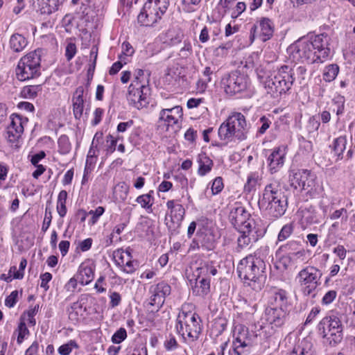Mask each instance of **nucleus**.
<instances>
[{"mask_svg": "<svg viewBox=\"0 0 355 355\" xmlns=\"http://www.w3.org/2000/svg\"><path fill=\"white\" fill-rule=\"evenodd\" d=\"M329 40L324 33L302 37L292 44L288 51L294 60L309 64L322 63L331 53Z\"/></svg>", "mask_w": 355, "mask_h": 355, "instance_id": "1", "label": "nucleus"}, {"mask_svg": "<svg viewBox=\"0 0 355 355\" xmlns=\"http://www.w3.org/2000/svg\"><path fill=\"white\" fill-rule=\"evenodd\" d=\"M229 219L241 235L237 239V250L239 252L250 244L256 243L266 232V229L256 223L250 214L241 203H235L231 209Z\"/></svg>", "mask_w": 355, "mask_h": 355, "instance_id": "2", "label": "nucleus"}, {"mask_svg": "<svg viewBox=\"0 0 355 355\" xmlns=\"http://www.w3.org/2000/svg\"><path fill=\"white\" fill-rule=\"evenodd\" d=\"M237 272L244 283L254 291L258 292L263 288L266 279V263L256 253L249 254L240 261Z\"/></svg>", "mask_w": 355, "mask_h": 355, "instance_id": "3", "label": "nucleus"}, {"mask_svg": "<svg viewBox=\"0 0 355 355\" xmlns=\"http://www.w3.org/2000/svg\"><path fill=\"white\" fill-rule=\"evenodd\" d=\"M259 206L260 209L273 219L279 218L285 214L288 207V198L278 181H272L265 187Z\"/></svg>", "mask_w": 355, "mask_h": 355, "instance_id": "4", "label": "nucleus"}, {"mask_svg": "<svg viewBox=\"0 0 355 355\" xmlns=\"http://www.w3.org/2000/svg\"><path fill=\"white\" fill-rule=\"evenodd\" d=\"M249 132L245 116L241 112H234L221 123L218 135L221 141L227 144L234 139L243 141L247 139Z\"/></svg>", "mask_w": 355, "mask_h": 355, "instance_id": "5", "label": "nucleus"}, {"mask_svg": "<svg viewBox=\"0 0 355 355\" xmlns=\"http://www.w3.org/2000/svg\"><path fill=\"white\" fill-rule=\"evenodd\" d=\"M202 320L195 312L186 311L183 309L176 320V330L185 341L194 342L202 332Z\"/></svg>", "mask_w": 355, "mask_h": 355, "instance_id": "6", "label": "nucleus"}, {"mask_svg": "<svg viewBox=\"0 0 355 355\" xmlns=\"http://www.w3.org/2000/svg\"><path fill=\"white\" fill-rule=\"evenodd\" d=\"M222 84L225 93L232 96L239 95V97L251 98L255 93L250 78L237 71L223 78Z\"/></svg>", "mask_w": 355, "mask_h": 355, "instance_id": "7", "label": "nucleus"}, {"mask_svg": "<svg viewBox=\"0 0 355 355\" xmlns=\"http://www.w3.org/2000/svg\"><path fill=\"white\" fill-rule=\"evenodd\" d=\"M42 53L43 50L37 49L20 59L16 68V75L19 80L24 81L40 75Z\"/></svg>", "mask_w": 355, "mask_h": 355, "instance_id": "8", "label": "nucleus"}, {"mask_svg": "<svg viewBox=\"0 0 355 355\" xmlns=\"http://www.w3.org/2000/svg\"><path fill=\"white\" fill-rule=\"evenodd\" d=\"M232 355H248L254 345L257 335L254 332H250L245 325L238 324L234 326L232 331Z\"/></svg>", "mask_w": 355, "mask_h": 355, "instance_id": "9", "label": "nucleus"}, {"mask_svg": "<svg viewBox=\"0 0 355 355\" xmlns=\"http://www.w3.org/2000/svg\"><path fill=\"white\" fill-rule=\"evenodd\" d=\"M290 73L281 66L274 74L266 78L263 82L264 87L268 94L272 98H278L288 92L292 85L289 80Z\"/></svg>", "mask_w": 355, "mask_h": 355, "instance_id": "10", "label": "nucleus"}, {"mask_svg": "<svg viewBox=\"0 0 355 355\" xmlns=\"http://www.w3.org/2000/svg\"><path fill=\"white\" fill-rule=\"evenodd\" d=\"M168 0H147L137 17L143 26H153L157 23L168 8Z\"/></svg>", "mask_w": 355, "mask_h": 355, "instance_id": "11", "label": "nucleus"}, {"mask_svg": "<svg viewBox=\"0 0 355 355\" xmlns=\"http://www.w3.org/2000/svg\"><path fill=\"white\" fill-rule=\"evenodd\" d=\"M322 275V272L313 266H307L298 272L296 279L304 295H311L315 291L317 287L321 284Z\"/></svg>", "mask_w": 355, "mask_h": 355, "instance_id": "12", "label": "nucleus"}, {"mask_svg": "<svg viewBox=\"0 0 355 355\" xmlns=\"http://www.w3.org/2000/svg\"><path fill=\"white\" fill-rule=\"evenodd\" d=\"M10 118L11 121L6 128V138L11 147L17 149L19 147V140L24 132V125L28 119L17 114H12Z\"/></svg>", "mask_w": 355, "mask_h": 355, "instance_id": "13", "label": "nucleus"}, {"mask_svg": "<svg viewBox=\"0 0 355 355\" xmlns=\"http://www.w3.org/2000/svg\"><path fill=\"white\" fill-rule=\"evenodd\" d=\"M149 91L148 85H140L137 81V83H132L128 87L127 99L135 107L141 109L149 103Z\"/></svg>", "mask_w": 355, "mask_h": 355, "instance_id": "14", "label": "nucleus"}, {"mask_svg": "<svg viewBox=\"0 0 355 355\" xmlns=\"http://www.w3.org/2000/svg\"><path fill=\"white\" fill-rule=\"evenodd\" d=\"M291 186L295 189L311 192L315 187V176L308 170H300L290 177Z\"/></svg>", "mask_w": 355, "mask_h": 355, "instance_id": "15", "label": "nucleus"}, {"mask_svg": "<svg viewBox=\"0 0 355 355\" xmlns=\"http://www.w3.org/2000/svg\"><path fill=\"white\" fill-rule=\"evenodd\" d=\"M171 291V286L164 282L150 286L149 304L156 306L157 309L161 308L165 302L166 297L170 295Z\"/></svg>", "mask_w": 355, "mask_h": 355, "instance_id": "16", "label": "nucleus"}, {"mask_svg": "<svg viewBox=\"0 0 355 355\" xmlns=\"http://www.w3.org/2000/svg\"><path fill=\"white\" fill-rule=\"evenodd\" d=\"M183 116L182 108L180 106H174L171 108L162 109L159 115V122L167 128L174 125L180 126Z\"/></svg>", "mask_w": 355, "mask_h": 355, "instance_id": "17", "label": "nucleus"}, {"mask_svg": "<svg viewBox=\"0 0 355 355\" xmlns=\"http://www.w3.org/2000/svg\"><path fill=\"white\" fill-rule=\"evenodd\" d=\"M259 29V36L261 40L266 42L270 40L274 33V24L271 19L268 17H261L257 24H254L250 28V35L252 40H254L257 30Z\"/></svg>", "mask_w": 355, "mask_h": 355, "instance_id": "18", "label": "nucleus"}, {"mask_svg": "<svg viewBox=\"0 0 355 355\" xmlns=\"http://www.w3.org/2000/svg\"><path fill=\"white\" fill-rule=\"evenodd\" d=\"M288 315V310L266 308L265 319L271 328H279L284 325Z\"/></svg>", "mask_w": 355, "mask_h": 355, "instance_id": "19", "label": "nucleus"}, {"mask_svg": "<svg viewBox=\"0 0 355 355\" xmlns=\"http://www.w3.org/2000/svg\"><path fill=\"white\" fill-rule=\"evenodd\" d=\"M96 266L94 263L89 259L83 261L78 267L76 274L77 279L80 284L87 285L94 278Z\"/></svg>", "mask_w": 355, "mask_h": 355, "instance_id": "20", "label": "nucleus"}, {"mask_svg": "<svg viewBox=\"0 0 355 355\" xmlns=\"http://www.w3.org/2000/svg\"><path fill=\"white\" fill-rule=\"evenodd\" d=\"M166 207L170 210L169 216L174 227H179L185 214L183 206L176 203L175 200H170L166 202Z\"/></svg>", "mask_w": 355, "mask_h": 355, "instance_id": "21", "label": "nucleus"}, {"mask_svg": "<svg viewBox=\"0 0 355 355\" xmlns=\"http://www.w3.org/2000/svg\"><path fill=\"white\" fill-rule=\"evenodd\" d=\"M284 149L278 147L273 150L268 157V167L271 173H276L282 168L285 159Z\"/></svg>", "mask_w": 355, "mask_h": 355, "instance_id": "22", "label": "nucleus"}, {"mask_svg": "<svg viewBox=\"0 0 355 355\" xmlns=\"http://www.w3.org/2000/svg\"><path fill=\"white\" fill-rule=\"evenodd\" d=\"M269 302L270 306L268 308L288 310L286 292L282 289H275L271 293Z\"/></svg>", "mask_w": 355, "mask_h": 355, "instance_id": "23", "label": "nucleus"}, {"mask_svg": "<svg viewBox=\"0 0 355 355\" xmlns=\"http://www.w3.org/2000/svg\"><path fill=\"white\" fill-rule=\"evenodd\" d=\"M83 94L84 87L83 86H79L76 88L72 97L73 113L76 119H80L83 114L85 102Z\"/></svg>", "mask_w": 355, "mask_h": 355, "instance_id": "24", "label": "nucleus"}, {"mask_svg": "<svg viewBox=\"0 0 355 355\" xmlns=\"http://www.w3.org/2000/svg\"><path fill=\"white\" fill-rule=\"evenodd\" d=\"M285 70L290 73L289 80L293 86L294 82L297 80L300 84L305 83L307 78V69L304 66H289L284 65Z\"/></svg>", "mask_w": 355, "mask_h": 355, "instance_id": "25", "label": "nucleus"}, {"mask_svg": "<svg viewBox=\"0 0 355 355\" xmlns=\"http://www.w3.org/2000/svg\"><path fill=\"white\" fill-rule=\"evenodd\" d=\"M218 271L212 261L202 262L193 272V275L196 277V281L199 279H210V276H214Z\"/></svg>", "mask_w": 355, "mask_h": 355, "instance_id": "26", "label": "nucleus"}, {"mask_svg": "<svg viewBox=\"0 0 355 355\" xmlns=\"http://www.w3.org/2000/svg\"><path fill=\"white\" fill-rule=\"evenodd\" d=\"M342 314L332 313L331 315L324 317L318 324L319 331L330 329L343 327L342 324Z\"/></svg>", "mask_w": 355, "mask_h": 355, "instance_id": "27", "label": "nucleus"}, {"mask_svg": "<svg viewBox=\"0 0 355 355\" xmlns=\"http://www.w3.org/2000/svg\"><path fill=\"white\" fill-rule=\"evenodd\" d=\"M320 331L322 334L323 338H326L331 345L334 346L340 343L343 340V327H340L338 329H324V331L322 330Z\"/></svg>", "mask_w": 355, "mask_h": 355, "instance_id": "28", "label": "nucleus"}, {"mask_svg": "<svg viewBox=\"0 0 355 355\" xmlns=\"http://www.w3.org/2000/svg\"><path fill=\"white\" fill-rule=\"evenodd\" d=\"M301 222L302 224L305 223L306 225L319 223L316 209L313 206H309L300 211Z\"/></svg>", "mask_w": 355, "mask_h": 355, "instance_id": "29", "label": "nucleus"}, {"mask_svg": "<svg viewBox=\"0 0 355 355\" xmlns=\"http://www.w3.org/2000/svg\"><path fill=\"white\" fill-rule=\"evenodd\" d=\"M198 173L200 176H204L211 171L214 165L213 161L205 153H202L198 156Z\"/></svg>", "mask_w": 355, "mask_h": 355, "instance_id": "30", "label": "nucleus"}, {"mask_svg": "<svg viewBox=\"0 0 355 355\" xmlns=\"http://www.w3.org/2000/svg\"><path fill=\"white\" fill-rule=\"evenodd\" d=\"M313 344L307 338L302 340L295 346L290 355H313Z\"/></svg>", "mask_w": 355, "mask_h": 355, "instance_id": "31", "label": "nucleus"}, {"mask_svg": "<svg viewBox=\"0 0 355 355\" xmlns=\"http://www.w3.org/2000/svg\"><path fill=\"white\" fill-rule=\"evenodd\" d=\"M210 290V279H199L193 288V293L198 296L206 295Z\"/></svg>", "mask_w": 355, "mask_h": 355, "instance_id": "32", "label": "nucleus"}, {"mask_svg": "<svg viewBox=\"0 0 355 355\" xmlns=\"http://www.w3.org/2000/svg\"><path fill=\"white\" fill-rule=\"evenodd\" d=\"M27 44L26 38L20 34H13L10 39V46L15 52L21 51Z\"/></svg>", "mask_w": 355, "mask_h": 355, "instance_id": "33", "label": "nucleus"}, {"mask_svg": "<svg viewBox=\"0 0 355 355\" xmlns=\"http://www.w3.org/2000/svg\"><path fill=\"white\" fill-rule=\"evenodd\" d=\"M346 137H339L334 139L332 147L334 154L338 157V159L343 158V154L346 148Z\"/></svg>", "mask_w": 355, "mask_h": 355, "instance_id": "34", "label": "nucleus"}, {"mask_svg": "<svg viewBox=\"0 0 355 355\" xmlns=\"http://www.w3.org/2000/svg\"><path fill=\"white\" fill-rule=\"evenodd\" d=\"M38 310L39 304H36L33 307L30 306L28 309L21 315V320L24 321L25 320H26L29 325L35 326L36 324L35 316L37 313Z\"/></svg>", "mask_w": 355, "mask_h": 355, "instance_id": "35", "label": "nucleus"}, {"mask_svg": "<svg viewBox=\"0 0 355 355\" xmlns=\"http://www.w3.org/2000/svg\"><path fill=\"white\" fill-rule=\"evenodd\" d=\"M339 72V67L336 64H331L325 67L323 72V79L326 82L334 80Z\"/></svg>", "mask_w": 355, "mask_h": 355, "instance_id": "36", "label": "nucleus"}, {"mask_svg": "<svg viewBox=\"0 0 355 355\" xmlns=\"http://www.w3.org/2000/svg\"><path fill=\"white\" fill-rule=\"evenodd\" d=\"M131 258V254L128 250H118L114 252V262L116 266L123 267L125 261Z\"/></svg>", "mask_w": 355, "mask_h": 355, "instance_id": "37", "label": "nucleus"}, {"mask_svg": "<svg viewBox=\"0 0 355 355\" xmlns=\"http://www.w3.org/2000/svg\"><path fill=\"white\" fill-rule=\"evenodd\" d=\"M260 180L259 175L257 173H251L248 176L247 182L244 186V191L250 193L256 189L258 182Z\"/></svg>", "mask_w": 355, "mask_h": 355, "instance_id": "38", "label": "nucleus"}, {"mask_svg": "<svg viewBox=\"0 0 355 355\" xmlns=\"http://www.w3.org/2000/svg\"><path fill=\"white\" fill-rule=\"evenodd\" d=\"M294 231V225L292 223H287L284 225L278 236H277V242H282L285 241L286 239H288L290 236L293 234Z\"/></svg>", "mask_w": 355, "mask_h": 355, "instance_id": "39", "label": "nucleus"}, {"mask_svg": "<svg viewBox=\"0 0 355 355\" xmlns=\"http://www.w3.org/2000/svg\"><path fill=\"white\" fill-rule=\"evenodd\" d=\"M151 193H153L152 191L148 193L138 196L136 199V202L139 203L142 208L146 210L150 209L153 204V198L151 196Z\"/></svg>", "mask_w": 355, "mask_h": 355, "instance_id": "40", "label": "nucleus"}, {"mask_svg": "<svg viewBox=\"0 0 355 355\" xmlns=\"http://www.w3.org/2000/svg\"><path fill=\"white\" fill-rule=\"evenodd\" d=\"M345 99L344 96L338 95L332 99V104L334 106L333 110L338 116L342 115L344 112Z\"/></svg>", "mask_w": 355, "mask_h": 355, "instance_id": "41", "label": "nucleus"}, {"mask_svg": "<svg viewBox=\"0 0 355 355\" xmlns=\"http://www.w3.org/2000/svg\"><path fill=\"white\" fill-rule=\"evenodd\" d=\"M40 90V85L26 86L22 89L21 96L25 98H35Z\"/></svg>", "mask_w": 355, "mask_h": 355, "instance_id": "42", "label": "nucleus"}, {"mask_svg": "<svg viewBox=\"0 0 355 355\" xmlns=\"http://www.w3.org/2000/svg\"><path fill=\"white\" fill-rule=\"evenodd\" d=\"M59 152L61 154L66 155L71 150V144L69 137L66 135H61L58 141Z\"/></svg>", "mask_w": 355, "mask_h": 355, "instance_id": "43", "label": "nucleus"}, {"mask_svg": "<svg viewBox=\"0 0 355 355\" xmlns=\"http://www.w3.org/2000/svg\"><path fill=\"white\" fill-rule=\"evenodd\" d=\"M73 348H78V345L75 340H70L66 344L61 345L58 352L60 355H69Z\"/></svg>", "mask_w": 355, "mask_h": 355, "instance_id": "44", "label": "nucleus"}, {"mask_svg": "<svg viewBox=\"0 0 355 355\" xmlns=\"http://www.w3.org/2000/svg\"><path fill=\"white\" fill-rule=\"evenodd\" d=\"M300 248L301 244L300 241L292 240L281 245L279 250L282 252H288L289 254L290 252H296Z\"/></svg>", "mask_w": 355, "mask_h": 355, "instance_id": "45", "label": "nucleus"}, {"mask_svg": "<svg viewBox=\"0 0 355 355\" xmlns=\"http://www.w3.org/2000/svg\"><path fill=\"white\" fill-rule=\"evenodd\" d=\"M127 338V331L125 328H119L112 336L111 340L114 344H120Z\"/></svg>", "mask_w": 355, "mask_h": 355, "instance_id": "46", "label": "nucleus"}, {"mask_svg": "<svg viewBox=\"0 0 355 355\" xmlns=\"http://www.w3.org/2000/svg\"><path fill=\"white\" fill-rule=\"evenodd\" d=\"M19 293L15 290L11 292V293L7 296L5 300V305L8 308H12L15 306L18 302Z\"/></svg>", "mask_w": 355, "mask_h": 355, "instance_id": "47", "label": "nucleus"}, {"mask_svg": "<svg viewBox=\"0 0 355 355\" xmlns=\"http://www.w3.org/2000/svg\"><path fill=\"white\" fill-rule=\"evenodd\" d=\"M18 336L17 341L19 344L21 343L24 337L29 334V331L26 327V324L24 321L21 320L19 324L18 328Z\"/></svg>", "mask_w": 355, "mask_h": 355, "instance_id": "48", "label": "nucleus"}, {"mask_svg": "<svg viewBox=\"0 0 355 355\" xmlns=\"http://www.w3.org/2000/svg\"><path fill=\"white\" fill-rule=\"evenodd\" d=\"M259 123L261 124V126L257 130V134L263 135L270 128L271 125V121L266 116H263L259 119Z\"/></svg>", "mask_w": 355, "mask_h": 355, "instance_id": "49", "label": "nucleus"}, {"mask_svg": "<svg viewBox=\"0 0 355 355\" xmlns=\"http://www.w3.org/2000/svg\"><path fill=\"white\" fill-rule=\"evenodd\" d=\"M224 188L223 178L221 177H216L211 184V193L213 195L218 194Z\"/></svg>", "mask_w": 355, "mask_h": 355, "instance_id": "50", "label": "nucleus"}, {"mask_svg": "<svg viewBox=\"0 0 355 355\" xmlns=\"http://www.w3.org/2000/svg\"><path fill=\"white\" fill-rule=\"evenodd\" d=\"M164 345L167 351H171L178 348V343L175 336L170 334L164 341Z\"/></svg>", "mask_w": 355, "mask_h": 355, "instance_id": "51", "label": "nucleus"}, {"mask_svg": "<svg viewBox=\"0 0 355 355\" xmlns=\"http://www.w3.org/2000/svg\"><path fill=\"white\" fill-rule=\"evenodd\" d=\"M51 220H52L51 211V209L46 206V207L45 209L44 218L43 224L42 226V230L43 232H46L49 229V227L51 223Z\"/></svg>", "mask_w": 355, "mask_h": 355, "instance_id": "52", "label": "nucleus"}, {"mask_svg": "<svg viewBox=\"0 0 355 355\" xmlns=\"http://www.w3.org/2000/svg\"><path fill=\"white\" fill-rule=\"evenodd\" d=\"M337 292L334 290H331L327 292L322 299V304L324 305L330 304L336 297Z\"/></svg>", "mask_w": 355, "mask_h": 355, "instance_id": "53", "label": "nucleus"}, {"mask_svg": "<svg viewBox=\"0 0 355 355\" xmlns=\"http://www.w3.org/2000/svg\"><path fill=\"white\" fill-rule=\"evenodd\" d=\"M200 3L199 0H182V5L184 10L187 12H192L195 11L193 6H197Z\"/></svg>", "mask_w": 355, "mask_h": 355, "instance_id": "54", "label": "nucleus"}, {"mask_svg": "<svg viewBox=\"0 0 355 355\" xmlns=\"http://www.w3.org/2000/svg\"><path fill=\"white\" fill-rule=\"evenodd\" d=\"M305 250L300 248L296 252H290L288 255V258L290 261L295 259L304 261L305 259Z\"/></svg>", "mask_w": 355, "mask_h": 355, "instance_id": "55", "label": "nucleus"}, {"mask_svg": "<svg viewBox=\"0 0 355 355\" xmlns=\"http://www.w3.org/2000/svg\"><path fill=\"white\" fill-rule=\"evenodd\" d=\"M76 53V46L74 43L70 42L67 45L65 56L67 60H71Z\"/></svg>", "mask_w": 355, "mask_h": 355, "instance_id": "56", "label": "nucleus"}, {"mask_svg": "<svg viewBox=\"0 0 355 355\" xmlns=\"http://www.w3.org/2000/svg\"><path fill=\"white\" fill-rule=\"evenodd\" d=\"M52 275L50 272H45L40 275L41 284L40 286L43 288L45 291H47L49 288L48 283L51 280Z\"/></svg>", "mask_w": 355, "mask_h": 355, "instance_id": "57", "label": "nucleus"}, {"mask_svg": "<svg viewBox=\"0 0 355 355\" xmlns=\"http://www.w3.org/2000/svg\"><path fill=\"white\" fill-rule=\"evenodd\" d=\"M231 46L232 44L230 43L220 45L215 49L214 53L217 56H225L227 54V51L231 48Z\"/></svg>", "mask_w": 355, "mask_h": 355, "instance_id": "58", "label": "nucleus"}, {"mask_svg": "<svg viewBox=\"0 0 355 355\" xmlns=\"http://www.w3.org/2000/svg\"><path fill=\"white\" fill-rule=\"evenodd\" d=\"M78 280L76 275L71 277L65 284V290L68 292H73L77 287Z\"/></svg>", "mask_w": 355, "mask_h": 355, "instance_id": "59", "label": "nucleus"}, {"mask_svg": "<svg viewBox=\"0 0 355 355\" xmlns=\"http://www.w3.org/2000/svg\"><path fill=\"white\" fill-rule=\"evenodd\" d=\"M117 140L118 139H114L111 135L107 136L106 141L107 143H110L107 148V152L108 153H112L115 151Z\"/></svg>", "mask_w": 355, "mask_h": 355, "instance_id": "60", "label": "nucleus"}, {"mask_svg": "<svg viewBox=\"0 0 355 355\" xmlns=\"http://www.w3.org/2000/svg\"><path fill=\"white\" fill-rule=\"evenodd\" d=\"M320 123L319 120L315 116H311L309 120V132H313L318 130Z\"/></svg>", "mask_w": 355, "mask_h": 355, "instance_id": "61", "label": "nucleus"}, {"mask_svg": "<svg viewBox=\"0 0 355 355\" xmlns=\"http://www.w3.org/2000/svg\"><path fill=\"white\" fill-rule=\"evenodd\" d=\"M246 5L244 2L237 3L235 10L232 13V18L238 17L243 12L245 11Z\"/></svg>", "mask_w": 355, "mask_h": 355, "instance_id": "62", "label": "nucleus"}, {"mask_svg": "<svg viewBox=\"0 0 355 355\" xmlns=\"http://www.w3.org/2000/svg\"><path fill=\"white\" fill-rule=\"evenodd\" d=\"M93 240L91 238L86 239L78 243V248L82 252H86L89 250L92 245Z\"/></svg>", "mask_w": 355, "mask_h": 355, "instance_id": "63", "label": "nucleus"}, {"mask_svg": "<svg viewBox=\"0 0 355 355\" xmlns=\"http://www.w3.org/2000/svg\"><path fill=\"white\" fill-rule=\"evenodd\" d=\"M96 157L87 156L85 167V173H90L93 170L94 165L96 164Z\"/></svg>", "mask_w": 355, "mask_h": 355, "instance_id": "64", "label": "nucleus"}]
</instances>
